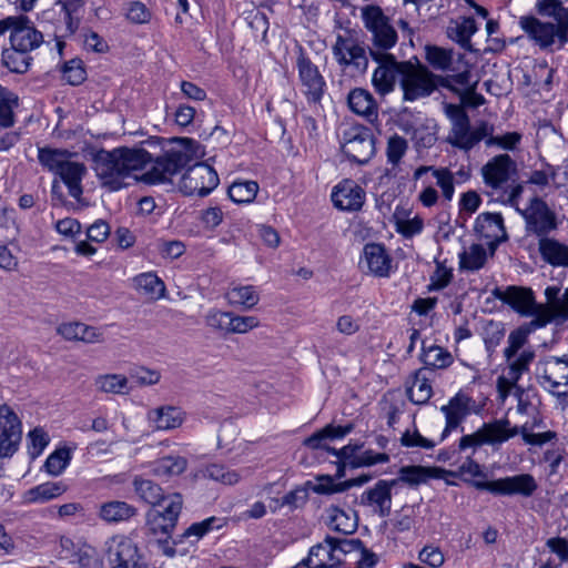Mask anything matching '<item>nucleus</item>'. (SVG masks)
Instances as JSON below:
<instances>
[{
    "instance_id": "nucleus-1",
    "label": "nucleus",
    "mask_w": 568,
    "mask_h": 568,
    "mask_svg": "<svg viewBox=\"0 0 568 568\" xmlns=\"http://www.w3.org/2000/svg\"><path fill=\"white\" fill-rule=\"evenodd\" d=\"M175 141L179 148H171L162 155H156L144 148L101 150L94 158L97 175L110 191H118L123 186L124 178L152 162L151 169L142 174L141 181L148 184L171 182L172 176L192 161L195 146V141L190 138H180Z\"/></svg>"
},
{
    "instance_id": "nucleus-2",
    "label": "nucleus",
    "mask_w": 568,
    "mask_h": 568,
    "mask_svg": "<svg viewBox=\"0 0 568 568\" xmlns=\"http://www.w3.org/2000/svg\"><path fill=\"white\" fill-rule=\"evenodd\" d=\"M536 8L539 14L554 18L556 23L525 16L519 20L521 29L541 50H560L568 42V8L561 0H538Z\"/></svg>"
},
{
    "instance_id": "nucleus-3",
    "label": "nucleus",
    "mask_w": 568,
    "mask_h": 568,
    "mask_svg": "<svg viewBox=\"0 0 568 568\" xmlns=\"http://www.w3.org/2000/svg\"><path fill=\"white\" fill-rule=\"evenodd\" d=\"M484 183L494 190H504L498 196L505 204L516 206L524 187L516 182L517 164L509 154L503 153L491 158L481 168Z\"/></svg>"
},
{
    "instance_id": "nucleus-4",
    "label": "nucleus",
    "mask_w": 568,
    "mask_h": 568,
    "mask_svg": "<svg viewBox=\"0 0 568 568\" xmlns=\"http://www.w3.org/2000/svg\"><path fill=\"white\" fill-rule=\"evenodd\" d=\"M445 114L450 120V130L446 139L452 146L468 152L480 141H485L494 133V126L486 121L471 126L470 119L465 109L458 104H446Z\"/></svg>"
},
{
    "instance_id": "nucleus-5",
    "label": "nucleus",
    "mask_w": 568,
    "mask_h": 568,
    "mask_svg": "<svg viewBox=\"0 0 568 568\" xmlns=\"http://www.w3.org/2000/svg\"><path fill=\"white\" fill-rule=\"evenodd\" d=\"M362 18L365 28L371 32L372 45L369 54L372 58L392 55V49L397 40V32L390 24L389 18L378 6H366L362 9Z\"/></svg>"
},
{
    "instance_id": "nucleus-6",
    "label": "nucleus",
    "mask_w": 568,
    "mask_h": 568,
    "mask_svg": "<svg viewBox=\"0 0 568 568\" xmlns=\"http://www.w3.org/2000/svg\"><path fill=\"white\" fill-rule=\"evenodd\" d=\"M426 61L439 71H449L450 75L442 79V85L453 89L452 83L466 85L469 83L470 65L464 60L463 54H457L450 49L437 45H426Z\"/></svg>"
},
{
    "instance_id": "nucleus-7",
    "label": "nucleus",
    "mask_w": 568,
    "mask_h": 568,
    "mask_svg": "<svg viewBox=\"0 0 568 568\" xmlns=\"http://www.w3.org/2000/svg\"><path fill=\"white\" fill-rule=\"evenodd\" d=\"M362 546L359 539L347 540L327 536L323 542L313 546L303 560L307 568H337L342 556Z\"/></svg>"
},
{
    "instance_id": "nucleus-8",
    "label": "nucleus",
    "mask_w": 568,
    "mask_h": 568,
    "mask_svg": "<svg viewBox=\"0 0 568 568\" xmlns=\"http://www.w3.org/2000/svg\"><path fill=\"white\" fill-rule=\"evenodd\" d=\"M464 480L471 484L476 489L486 490L499 496L520 495L523 497H530L538 488L536 479L530 474H519L490 481L471 480L469 478H464Z\"/></svg>"
},
{
    "instance_id": "nucleus-9",
    "label": "nucleus",
    "mask_w": 568,
    "mask_h": 568,
    "mask_svg": "<svg viewBox=\"0 0 568 568\" xmlns=\"http://www.w3.org/2000/svg\"><path fill=\"white\" fill-rule=\"evenodd\" d=\"M343 153L353 162L367 163L375 153V139L369 128L353 125L343 131Z\"/></svg>"
},
{
    "instance_id": "nucleus-10",
    "label": "nucleus",
    "mask_w": 568,
    "mask_h": 568,
    "mask_svg": "<svg viewBox=\"0 0 568 568\" xmlns=\"http://www.w3.org/2000/svg\"><path fill=\"white\" fill-rule=\"evenodd\" d=\"M400 87L405 101H415L430 95L435 89V75L426 67H415L410 62H403Z\"/></svg>"
},
{
    "instance_id": "nucleus-11",
    "label": "nucleus",
    "mask_w": 568,
    "mask_h": 568,
    "mask_svg": "<svg viewBox=\"0 0 568 568\" xmlns=\"http://www.w3.org/2000/svg\"><path fill=\"white\" fill-rule=\"evenodd\" d=\"M216 171L206 163L200 162L189 168L180 182V190L189 196L204 197L219 185Z\"/></svg>"
},
{
    "instance_id": "nucleus-12",
    "label": "nucleus",
    "mask_w": 568,
    "mask_h": 568,
    "mask_svg": "<svg viewBox=\"0 0 568 568\" xmlns=\"http://www.w3.org/2000/svg\"><path fill=\"white\" fill-rule=\"evenodd\" d=\"M515 207L526 221V231L539 239L548 237L547 235L558 226L555 212L540 197H532L529 206L524 211L518 207V204Z\"/></svg>"
},
{
    "instance_id": "nucleus-13",
    "label": "nucleus",
    "mask_w": 568,
    "mask_h": 568,
    "mask_svg": "<svg viewBox=\"0 0 568 568\" xmlns=\"http://www.w3.org/2000/svg\"><path fill=\"white\" fill-rule=\"evenodd\" d=\"M560 288L558 286H548L545 290L546 304H539V315L532 318L529 326L540 328L551 321L568 320V288L559 296Z\"/></svg>"
},
{
    "instance_id": "nucleus-14",
    "label": "nucleus",
    "mask_w": 568,
    "mask_h": 568,
    "mask_svg": "<svg viewBox=\"0 0 568 568\" xmlns=\"http://www.w3.org/2000/svg\"><path fill=\"white\" fill-rule=\"evenodd\" d=\"M538 378L557 397L568 396V356L548 358Z\"/></svg>"
},
{
    "instance_id": "nucleus-15",
    "label": "nucleus",
    "mask_w": 568,
    "mask_h": 568,
    "mask_svg": "<svg viewBox=\"0 0 568 568\" xmlns=\"http://www.w3.org/2000/svg\"><path fill=\"white\" fill-rule=\"evenodd\" d=\"M21 438V420L8 405L0 406V457H11Z\"/></svg>"
},
{
    "instance_id": "nucleus-16",
    "label": "nucleus",
    "mask_w": 568,
    "mask_h": 568,
    "mask_svg": "<svg viewBox=\"0 0 568 568\" xmlns=\"http://www.w3.org/2000/svg\"><path fill=\"white\" fill-rule=\"evenodd\" d=\"M296 65L303 93L307 101L320 103L325 92L326 82L318 68L303 53L298 55Z\"/></svg>"
},
{
    "instance_id": "nucleus-17",
    "label": "nucleus",
    "mask_w": 568,
    "mask_h": 568,
    "mask_svg": "<svg viewBox=\"0 0 568 568\" xmlns=\"http://www.w3.org/2000/svg\"><path fill=\"white\" fill-rule=\"evenodd\" d=\"M493 294L496 298L511 306L514 311L524 316L539 315V304L536 302L531 288L521 286H508L505 291L495 288Z\"/></svg>"
},
{
    "instance_id": "nucleus-18",
    "label": "nucleus",
    "mask_w": 568,
    "mask_h": 568,
    "mask_svg": "<svg viewBox=\"0 0 568 568\" xmlns=\"http://www.w3.org/2000/svg\"><path fill=\"white\" fill-rule=\"evenodd\" d=\"M109 557L115 561L114 567L122 568H154L150 567L139 552L135 542L124 536L112 538L109 545Z\"/></svg>"
},
{
    "instance_id": "nucleus-19",
    "label": "nucleus",
    "mask_w": 568,
    "mask_h": 568,
    "mask_svg": "<svg viewBox=\"0 0 568 568\" xmlns=\"http://www.w3.org/2000/svg\"><path fill=\"white\" fill-rule=\"evenodd\" d=\"M471 398L463 393H457L446 405L440 407L445 416V428L440 440L446 439L453 432L457 430L466 417L470 414Z\"/></svg>"
},
{
    "instance_id": "nucleus-20",
    "label": "nucleus",
    "mask_w": 568,
    "mask_h": 568,
    "mask_svg": "<svg viewBox=\"0 0 568 568\" xmlns=\"http://www.w3.org/2000/svg\"><path fill=\"white\" fill-rule=\"evenodd\" d=\"M373 59L379 63L373 73V85L378 93L387 94L393 91L396 78L402 77L403 62H398L394 55L375 57Z\"/></svg>"
},
{
    "instance_id": "nucleus-21",
    "label": "nucleus",
    "mask_w": 568,
    "mask_h": 568,
    "mask_svg": "<svg viewBox=\"0 0 568 568\" xmlns=\"http://www.w3.org/2000/svg\"><path fill=\"white\" fill-rule=\"evenodd\" d=\"M474 230L481 239L488 241L493 251L498 244L507 240L504 219L500 213H480L476 219Z\"/></svg>"
},
{
    "instance_id": "nucleus-22",
    "label": "nucleus",
    "mask_w": 568,
    "mask_h": 568,
    "mask_svg": "<svg viewBox=\"0 0 568 568\" xmlns=\"http://www.w3.org/2000/svg\"><path fill=\"white\" fill-rule=\"evenodd\" d=\"M396 485V479L378 480L373 488L362 494L361 504L373 507L381 517L388 516L392 508V488Z\"/></svg>"
},
{
    "instance_id": "nucleus-23",
    "label": "nucleus",
    "mask_w": 568,
    "mask_h": 568,
    "mask_svg": "<svg viewBox=\"0 0 568 568\" xmlns=\"http://www.w3.org/2000/svg\"><path fill=\"white\" fill-rule=\"evenodd\" d=\"M82 10L83 8L78 3H69L64 0H58L52 9V12L59 17V23L55 27L54 37H72L79 29Z\"/></svg>"
},
{
    "instance_id": "nucleus-24",
    "label": "nucleus",
    "mask_w": 568,
    "mask_h": 568,
    "mask_svg": "<svg viewBox=\"0 0 568 568\" xmlns=\"http://www.w3.org/2000/svg\"><path fill=\"white\" fill-rule=\"evenodd\" d=\"M17 21L10 33V44L28 52L37 49L43 42V34L26 16H18Z\"/></svg>"
},
{
    "instance_id": "nucleus-25",
    "label": "nucleus",
    "mask_w": 568,
    "mask_h": 568,
    "mask_svg": "<svg viewBox=\"0 0 568 568\" xmlns=\"http://www.w3.org/2000/svg\"><path fill=\"white\" fill-rule=\"evenodd\" d=\"M365 199L364 190L352 180H345L336 185L332 192V201L343 211H358Z\"/></svg>"
},
{
    "instance_id": "nucleus-26",
    "label": "nucleus",
    "mask_w": 568,
    "mask_h": 568,
    "mask_svg": "<svg viewBox=\"0 0 568 568\" xmlns=\"http://www.w3.org/2000/svg\"><path fill=\"white\" fill-rule=\"evenodd\" d=\"M390 257L386 253L384 245L378 243H368L363 250V260L367 270L376 276H387L390 270Z\"/></svg>"
},
{
    "instance_id": "nucleus-27",
    "label": "nucleus",
    "mask_w": 568,
    "mask_h": 568,
    "mask_svg": "<svg viewBox=\"0 0 568 568\" xmlns=\"http://www.w3.org/2000/svg\"><path fill=\"white\" fill-rule=\"evenodd\" d=\"M349 109L373 123L378 118V106L373 95L362 88L353 89L347 95Z\"/></svg>"
},
{
    "instance_id": "nucleus-28",
    "label": "nucleus",
    "mask_w": 568,
    "mask_h": 568,
    "mask_svg": "<svg viewBox=\"0 0 568 568\" xmlns=\"http://www.w3.org/2000/svg\"><path fill=\"white\" fill-rule=\"evenodd\" d=\"M85 172L87 168L83 163L70 161V158H68L57 174L68 186L70 196L75 200H79L82 195L81 181Z\"/></svg>"
},
{
    "instance_id": "nucleus-29",
    "label": "nucleus",
    "mask_w": 568,
    "mask_h": 568,
    "mask_svg": "<svg viewBox=\"0 0 568 568\" xmlns=\"http://www.w3.org/2000/svg\"><path fill=\"white\" fill-rule=\"evenodd\" d=\"M57 333L67 341H81L84 343L102 342V334L95 327L80 322L62 323L58 326Z\"/></svg>"
},
{
    "instance_id": "nucleus-30",
    "label": "nucleus",
    "mask_w": 568,
    "mask_h": 568,
    "mask_svg": "<svg viewBox=\"0 0 568 568\" xmlns=\"http://www.w3.org/2000/svg\"><path fill=\"white\" fill-rule=\"evenodd\" d=\"M138 515V508L121 500L103 503L99 508V517L105 523L128 521Z\"/></svg>"
},
{
    "instance_id": "nucleus-31",
    "label": "nucleus",
    "mask_w": 568,
    "mask_h": 568,
    "mask_svg": "<svg viewBox=\"0 0 568 568\" xmlns=\"http://www.w3.org/2000/svg\"><path fill=\"white\" fill-rule=\"evenodd\" d=\"M539 253L552 266L568 267V246L555 239L542 237L538 243Z\"/></svg>"
},
{
    "instance_id": "nucleus-32",
    "label": "nucleus",
    "mask_w": 568,
    "mask_h": 568,
    "mask_svg": "<svg viewBox=\"0 0 568 568\" xmlns=\"http://www.w3.org/2000/svg\"><path fill=\"white\" fill-rule=\"evenodd\" d=\"M149 419L154 423L156 429H175L182 425L184 413L174 406H162L149 412Z\"/></svg>"
},
{
    "instance_id": "nucleus-33",
    "label": "nucleus",
    "mask_w": 568,
    "mask_h": 568,
    "mask_svg": "<svg viewBox=\"0 0 568 568\" xmlns=\"http://www.w3.org/2000/svg\"><path fill=\"white\" fill-rule=\"evenodd\" d=\"M481 430L489 445L501 444L519 433L518 427L510 428V422L507 418L484 423Z\"/></svg>"
},
{
    "instance_id": "nucleus-34",
    "label": "nucleus",
    "mask_w": 568,
    "mask_h": 568,
    "mask_svg": "<svg viewBox=\"0 0 568 568\" xmlns=\"http://www.w3.org/2000/svg\"><path fill=\"white\" fill-rule=\"evenodd\" d=\"M132 485L138 497L152 506L151 508L160 506L162 499L166 496L162 487L151 479L136 476Z\"/></svg>"
},
{
    "instance_id": "nucleus-35",
    "label": "nucleus",
    "mask_w": 568,
    "mask_h": 568,
    "mask_svg": "<svg viewBox=\"0 0 568 568\" xmlns=\"http://www.w3.org/2000/svg\"><path fill=\"white\" fill-rule=\"evenodd\" d=\"M176 521L161 515L159 508H150L145 513V528L158 538H169L176 527Z\"/></svg>"
},
{
    "instance_id": "nucleus-36",
    "label": "nucleus",
    "mask_w": 568,
    "mask_h": 568,
    "mask_svg": "<svg viewBox=\"0 0 568 568\" xmlns=\"http://www.w3.org/2000/svg\"><path fill=\"white\" fill-rule=\"evenodd\" d=\"M327 526L337 532L351 535L357 529V517L355 514H347L337 506H329L326 509Z\"/></svg>"
},
{
    "instance_id": "nucleus-37",
    "label": "nucleus",
    "mask_w": 568,
    "mask_h": 568,
    "mask_svg": "<svg viewBox=\"0 0 568 568\" xmlns=\"http://www.w3.org/2000/svg\"><path fill=\"white\" fill-rule=\"evenodd\" d=\"M226 525V519L221 517H209L202 521L193 523L180 536V541L184 539L190 540L191 544L197 542L201 538L213 530H219Z\"/></svg>"
},
{
    "instance_id": "nucleus-38",
    "label": "nucleus",
    "mask_w": 568,
    "mask_h": 568,
    "mask_svg": "<svg viewBox=\"0 0 568 568\" xmlns=\"http://www.w3.org/2000/svg\"><path fill=\"white\" fill-rule=\"evenodd\" d=\"M476 21L471 17L463 18L453 22L447 28V36L459 43L464 49L473 51L470 37L476 32Z\"/></svg>"
},
{
    "instance_id": "nucleus-39",
    "label": "nucleus",
    "mask_w": 568,
    "mask_h": 568,
    "mask_svg": "<svg viewBox=\"0 0 568 568\" xmlns=\"http://www.w3.org/2000/svg\"><path fill=\"white\" fill-rule=\"evenodd\" d=\"M67 490V486L61 483L48 481L38 485L24 494V501L27 503H44L50 499L61 496Z\"/></svg>"
},
{
    "instance_id": "nucleus-40",
    "label": "nucleus",
    "mask_w": 568,
    "mask_h": 568,
    "mask_svg": "<svg viewBox=\"0 0 568 568\" xmlns=\"http://www.w3.org/2000/svg\"><path fill=\"white\" fill-rule=\"evenodd\" d=\"M135 288L151 298L164 296L165 285L154 273H142L133 278Z\"/></svg>"
},
{
    "instance_id": "nucleus-41",
    "label": "nucleus",
    "mask_w": 568,
    "mask_h": 568,
    "mask_svg": "<svg viewBox=\"0 0 568 568\" xmlns=\"http://www.w3.org/2000/svg\"><path fill=\"white\" fill-rule=\"evenodd\" d=\"M459 270L475 272L484 267L487 252L481 244H471L468 250L459 253Z\"/></svg>"
},
{
    "instance_id": "nucleus-42",
    "label": "nucleus",
    "mask_w": 568,
    "mask_h": 568,
    "mask_svg": "<svg viewBox=\"0 0 568 568\" xmlns=\"http://www.w3.org/2000/svg\"><path fill=\"white\" fill-rule=\"evenodd\" d=\"M420 359L426 368L433 369H443L450 366L453 363V356L448 351L437 345L426 347L424 343Z\"/></svg>"
},
{
    "instance_id": "nucleus-43",
    "label": "nucleus",
    "mask_w": 568,
    "mask_h": 568,
    "mask_svg": "<svg viewBox=\"0 0 568 568\" xmlns=\"http://www.w3.org/2000/svg\"><path fill=\"white\" fill-rule=\"evenodd\" d=\"M409 399L417 405L426 404L433 395V388L424 369H418L414 374V381L407 388Z\"/></svg>"
},
{
    "instance_id": "nucleus-44",
    "label": "nucleus",
    "mask_w": 568,
    "mask_h": 568,
    "mask_svg": "<svg viewBox=\"0 0 568 568\" xmlns=\"http://www.w3.org/2000/svg\"><path fill=\"white\" fill-rule=\"evenodd\" d=\"M353 424H347L345 426H333L327 425L321 430L314 433L312 436L307 437L304 440V445L311 449L321 448L322 442L324 439H334V438H343L348 435L353 430Z\"/></svg>"
},
{
    "instance_id": "nucleus-45",
    "label": "nucleus",
    "mask_w": 568,
    "mask_h": 568,
    "mask_svg": "<svg viewBox=\"0 0 568 568\" xmlns=\"http://www.w3.org/2000/svg\"><path fill=\"white\" fill-rule=\"evenodd\" d=\"M30 52L19 50L12 45L2 51V64L11 72L24 73L30 67L31 57Z\"/></svg>"
},
{
    "instance_id": "nucleus-46",
    "label": "nucleus",
    "mask_w": 568,
    "mask_h": 568,
    "mask_svg": "<svg viewBox=\"0 0 568 568\" xmlns=\"http://www.w3.org/2000/svg\"><path fill=\"white\" fill-rule=\"evenodd\" d=\"M187 466V462L181 456H165L156 462L152 466V473L158 477H170L182 474Z\"/></svg>"
},
{
    "instance_id": "nucleus-47",
    "label": "nucleus",
    "mask_w": 568,
    "mask_h": 568,
    "mask_svg": "<svg viewBox=\"0 0 568 568\" xmlns=\"http://www.w3.org/2000/svg\"><path fill=\"white\" fill-rule=\"evenodd\" d=\"M71 153L62 149L39 148L38 160L40 164L50 172L58 174Z\"/></svg>"
},
{
    "instance_id": "nucleus-48",
    "label": "nucleus",
    "mask_w": 568,
    "mask_h": 568,
    "mask_svg": "<svg viewBox=\"0 0 568 568\" xmlns=\"http://www.w3.org/2000/svg\"><path fill=\"white\" fill-rule=\"evenodd\" d=\"M226 300L231 305L243 306L246 310L254 307L258 301V294L252 285L236 286L226 293Z\"/></svg>"
},
{
    "instance_id": "nucleus-49",
    "label": "nucleus",
    "mask_w": 568,
    "mask_h": 568,
    "mask_svg": "<svg viewBox=\"0 0 568 568\" xmlns=\"http://www.w3.org/2000/svg\"><path fill=\"white\" fill-rule=\"evenodd\" d=\"M437 468H428L424 466H404L399 469L398 481L406 483L412 486L426 483L428 478L436 477Z\"/></svg>"
},
{
    "instance_id": "nucleus-50",
    "label": "nucleus",
    "mask_w": 568,
    "mask_h": 568,
    "mask_svg": "<svg viewBox=\"0 0 568 568\" xmlns=\"http://www.w3.org/2000/svg\"><path fill=\"white\" fill-rule=\"evenodd\" d=\"M94 385L98 390L111 394L128 393V378L119 374L99 375L94 379Z\"/></svg>"
},
{
    "instance_id": "nucleus-51",
    "label": "nucleus",
    "mask_w": 568,
    "mask_h": 568,
    "mask_svg": "<svg viewBox=\"0 0 568 568\" xmlns=\"http://www.w3.org/2000/svg\"><path fill=\"white\" fill-rule=\"evenodd\" d=\"M258 192V184L254 181L233 182L229 187V196L235 203H250Z\"/></svg>"
},
{
    "instance_id": "nucleus-52",
    "label": "nucleus",
    "mask_w": 568,
    "mask_h": 568,
    "mask_svg": "<svg viewBox=\"0 0 568 568\" xmlns=\"http://www.w3.org/2000/svg\"><path fill=\"white\" fill-rule=\"evenodd\" d=\"M18 105V97L0 85V125L10 128L14 123L13 108Z\"/></svg>"
},
{
    "instance_id": "nucleus-53",
    "label": "nucleus",
    "mask_w": 568,
    "mask_h": 568,
    "mask_svg": "<svg viewBox=\"0 0 568 568\" xmlns=\"http://www.w3.org/2000/svg\"><path fill=\"white\" fill-rule=\"evenodd\" d=\"M535 358L532 351H523L518 356H515L508 363V375L511 383H518L521 375L529 369V365Z\"/></svg>"
},
{
    "instance_id": "nucleus-54",
    "label": "nucleus",
    "mask_w": 568,
    "mask_h": 568,
    "mask_svg": "<svg viewBox=\"0 0 568 568\" xmlns=\"http://www.w3.org/2000/svg\"><path fill=\"white\" fill-rule=\"evenodd\" d=\"M364 447L363 443H349L343 448L338 449V460L336 478H343L345 476V468L348 466L353 468V460L358 457V453Z\"/></svg>"
},
{
    "instance_id": "nucleus-55",
    "label": "nucleus",
    "mask_w": 568,
    "mask_h": 568,
    "mask_svg": "<svg viewBox=\"0 0 568 568\" xmlns=\"http://www.w3.org/2000/svg\"><path fill=\"white\" fill-rule=\"evenodd\" d=\"M205 477L220 481L224 485H235L241 480V474L233 469H227L223 465H209L204 473Z\"/></svg>"
},
{
    "instance_id": "nucleus-56",
    "label": "nucleus",
    "mask_w": 568,
    "mask_h": 568,
    "mask_svg": "<svg viewBox=\"0 0 568 568\" xmlns=\"http://www.w3.org/2000/svg\"><path fill=\"white\" fill-rule=\"evenodd\" d=\"M321 479H325L327 484H318L314 487V491L318 494H331L335 491H341L344 488L354 487V486H362L365 483L369 481L372 479L371 475H361L356 478H352L344 484L336 485L333 483V479L331 476L322 477Z\"/></svg>"
},
{
    "instance_id": "nucleus-57",
    "label": "nucleus",
    "mask_w": 568,
    "mask_h": 568,
    "mask_svg": "<svg viewBox=\"0 0 568 568\" xmlns=\"http://www.w3.org/2000/svg\"><path fill=\"white\" fill-rule=\"evenodd\" d=\"M230 321L231 312H223L217 308H211L204 315L205 325L209 328L223 334H230Z\"/></svg>"
},
{
    "instance_id": "nucleus-58",
    "label": "nucleus",
    "mask_w": 568,
    "mask_h": 568,
    "mask_svg": "<svg viewBox=\"0 0 568 568\" xmlns=\"http://www.w3.org/2000/svg\"><path fill=\"white\" fill-rule=\"evenodd\" d=\"M71 452L67 447L55 449L45 460V469L49 474L58 476L69 465Z\"/></svg>"
},
{
    "instance_id": "nucleus-59",
    "label": "nucleus",
    "mask_w": 568,
    "mask_h": 568,
    "mask_svg": "<svg viewBox=\"0 0 568 568\" xmlns=\"http://www.w3.org/2000/svg\"><path fill=\"white\" fill-rule=\"evenodd\" d=\"M159 513L178 523L183 507V497L180 493L168 494L159 506Z\"/></svg>"
},
{
    "instance_id": "nucleus-60",
    "label": "nucleus",
    "mask_w": 568,
    "mask_h": 568,
    "mask_svg": "<svg viewBox=\"0 0 568 568\" xmlns=\"http://www.w3.org/2000/svg\"><path fill=\"white\" fill-rule=\"evenodd\" d=\"M62 74H63V78L71 85H79L87 78V72L83 67V62L81 59H78V58L71 59L70 61H68L63 64Z\"/></svg>"
},
{
    "instance_id": "nucleus-61",
    "label": "nucleus",
    "mask_w": 568,
    "mask_h": 568,
    "mask_svg": "<svg viewBox=\"0 0 568 568\" xmlns=\"http://www.w3.org/2000/svg\"><path fill=\"white\" fill-rule=\"evenodd\" d=\"M408 149V142L405 138L394 134L387 141L386 155L387 161L394 166L397 165Z\"/></svg>"
},
{
    "instance_id": "nucleus-62",
    "label": "nucleus",
    "mask_w": 568,
    "mask_h": 568,
    "mask_svg": "<svg viewBox=\"0 0 568 568\" xmlns=\"http://www.w3.org/2000/svg\"><path fill=\"white\" fill-rule=\"evenodd\" d=\"M27 439L28 453L32 459L41 455L50 440L48 434L40 427H36L29 432Z\"/></svg>"
},
{
    "instance_id": "nucleus-63",
    "label": "nucleus",
    "mask_w": 568,
    "mask_h": 568,
    "mask_svg": "<svg viewBox=\"0 0 568 568\" xmlns=\"http://www.w3.org/2000/svg\"><path fill=\"white\" fill-rule=\"evenodd\" d=\"M433 175L436 179L437 185L442 189L444 199L452 201L455 192L453 173L447 168H439L433 170Z\"/></svg>"
},
{
    "instance_id": "nucleus-64",
    "label": "nucleus",
    "mask_w": 568,
    "mask_h": 568,
    "mask_svg": "<svg viewBox=\"0 0 568 568\" xmlns=\"http://www.w3.org/2000/svg\"><path fill=\"white\" fill-rule=\"evenodd\" d=\"M505 331L500 323L488 322L484 327V342L488 352H493L504 338Z\"/></svg>"
}]
</instances>
